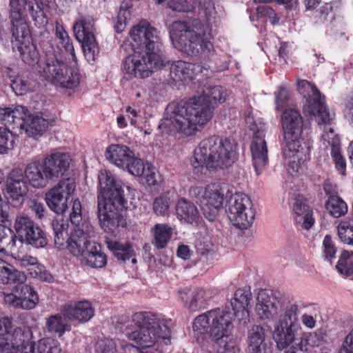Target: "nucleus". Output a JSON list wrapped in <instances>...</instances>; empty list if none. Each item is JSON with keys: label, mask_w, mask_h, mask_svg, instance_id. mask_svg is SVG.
<instances>
[{"label": "nucleus", "mask_w": 353, "mask_h": 353, "mask_svg": "<svg viewBox=\"0 0 353 353\" xmlns=\"http://www.w3.org/2000/svg\"><path fill=\"white\" fill-rule=\"evenodd\" d=\"M226 88L216 85L208 87L202 94L187 101L170 103L159 128L164 133H181L191 136L201 131L213 117L215 108L230 97Z\"/></svg>", "instance_id": "f257e3e1"}, {"label": "nucleus", "mask_w": 353, "mask_h": 353, "mask_svg": "<svg viewBox=\"0 0 353 353\" xmlns=\"http://www.w3.org/2000/svg\"><path fill=\"white\" fill-rule=\"evenodd\" d=\"M197 9L200 19L194 20L192 26L181 21L173 23L170 39L179 51L201 61H209L214 52L212 24L215 23L216 12L212 0L199 1Z\"/></svg>", "instance_id": "f03ea898"}, {"label": "nucleus", "mask_w": 353, "mask_h": 353, "mask_svg": "<svg viewBox=\"0 0 353 353\" xmlns=\"http://www.w3.org/2000/svg\"><path fill=\"white\" fill-rule=\"evenodd\" d=\"M134 330L126 332L137 346L126 343L123 353H163L170 343V320L150 312H137L132 317Z\"/></svg>", "instance_id": "7ed1b4c3"}, {"label": "nucleus", "mask_w": 353, "mask_h": 353, "mask_svg": "<svg viewBox=\"0 0 353 353\" xmlns=\"http://www.w3.org/2000/svg\"><path fill=\"white\" fill-rule=\"evenodd\" d=\"M68 222L61 217L53 221L56 247L59 250H68L71 254L91 268L104 267L107 257L102 252L101 244L88 240V233L81 230H75L68 236Z\"/></svg>", "instance_id": "20e7f679"}, {"label": "nucleus", "mask_w": 353, "mask_h": 353, "mask_svg": "<svg viewBox=\"0 0 353 353\" xmlns=\"http://www.w3.org/2000/svg\"><path fill=\"white\" fill-rule=\"evenodd\" d=\"M98 218L105 231H112L117 227H125L126 220L119 210L125 204L123 184L106 170H100L99 175Z\"/></svg>", "instance_id": "39448f33"}, {"label": "nucleus", "mask_w": 353, "mask_h": 353, "mask_svg": "<svg viewBox=\"0 0 353 353\" xmlns=\"http://www.w3.org/2000/svg\"><path fill=\"white\" fill-rule=\"evenodd\" d=\"M54 34L59 44L68 56L70 64L54 57H48L42 70L39 72L48 81L56 85L74 88L80 84L81 77L77 67L74 46L62 23L56 21Z\"/></svg>", "instance_id": "423d86ee"}, {"label": "nucleus", "mask_w": 353, "mask_h": 353, "mask_svg": "<svg viewBox=\"0 0 353 353\" xmlns=\"http://www.w3.org/2000/svg\"><path fill=\"white\" fill-rule=\"evenodd\" d=\"M284 135L283 158L288 172H299L301 165L309 159L310 148L303 141V118L295 109H286L281 117Z\"/></svg>", "instance_id": "0eeeda50"}, {"label": "nucleus", "mask_w": 353, "mask_h": 353, "mask_svg": "<svg viewBox=\"0 0 353 353\" xmlns=\"http://www.w3.org/2000/svg\"><path fill=\"white\" fill-rule=\"evenodd\" d=\"M299 91L306 99L303 106L304 112L313 117L319 125H323L321 135L322 144L325 148H330L331 151L341 148V141L331 127V122L334 114L329 111L325 98L322 96L317 88L306 80H299L297 83Z\"/></svg>", "instance_id": "6e6552de"}, {"label": "nucleus", "mask_w": 353, "mask_h": 353, "mask_svg": "<svg viewBox=\"0 0 353 353\" xmlns=\"http://www.w3.org/2000/svg\"><path fill=\"white\" fill-rule=\"evenodd\" d=\"M236 159V145L230 139L212 136L204 139L195 149L192 165L198 172L203 169H224Z\"/></svg>", "instance_id": "1a4fd4ad"}, {"label": "nucleus", "mask_w": 353, "mask_h": 353, "mask_svg": "<svg viewBox=\"0 0 353 353\" xmlns=\"http://www.w3.org/2000/svg\"><path fill=\"white\" fill-rule=\"evenodd\" d=\"M297 311L296 305L287 307L274 326L273 339L279 350L288 348V350H294L319 345L316 333L300 334L301 328L298 323Z\"/></svg>", "instance_id": "9d476101"}, {"label": "nucleus", "mask_w": 353, "mask_h": 353, "mask_svg": "<svg viewBox=\"0 0 353 353\" xmlns=\"http://www.w3.org/2000/svg\"><path fill=\"white\" fill-rule=\"evenodd\" d=\"M127 52L129 54L123 61L122 70L130 78H147L154 70L165 65V59L161 50L130 48Z\"/></svg>", "instance_id": "9b49d317"}, {"label": "nucleus", "mask_w": 353, "mask_h": 353, "mask_svg": "<svg viewBox=\"0 0 353 353\" xmlns=\"http://www.w3.org/2000/svg\"><path fill=\"white\" fill-rule=\"evenodd\" d=\"M235 312L226 308H216L196 316L193 323L195 336L210 334L212 337L232 333Z\"/></svg>", "instance_id": "f8f14e48"}, {"label": "nucleus", "mask_w": 353, "mask_h": 353, "mask_svg": "<svg viewBox=\"0 0 353 353\" xmlns=\"http://www.w3.org/2000/svg\"><path fill=\"white\" fill-rule=\"evenodd\" d=\"M12 270L9 272L8 282L3 284L17 283L12 292H3L6 304L16 309L32 310L39 301L38 293L33 287L24 284L26 281V274L15 269L12 265Z\"/></svg>", "instance_id": "ddd939ff"}, {"label": "nucleus", "mask_w": 353, "mask_h": 353, "mask_svg": "<svg viewBox=\"0 0 353 353\" xmlns=\"http://www.w3.org/2000/svg\"><path fill=\"white\" fill-rule=\"evenodd\" d=\"M30 336L29 328L16 327L12 318L0 315V353H32Z\"/></svg>", "instance_id": "4468645a"}, {"label": "nucleus", "mask_w": 353, "mask_h": 353, "mask_svg": "<svg viewBox=\"0 0 353 353\" xmlns=\"http://www.w3.org/2000/svg\"><path fill=\"white\" fill-rule=\"evenodd\" d=\"M190 194L200 205L205 216L213 221L222 209L224 201V191L219 183H213L205 187H193Z\"/></svg>", "instance_id": "2eb2a0df"}, {"label": "nucleus", "mask_w": 353, "mask_h": 353, "mask_svg": "<svg viewBox=\"0 0 353 353\" xmlns=\"http://www.w3.org/2000/svg\"><path fill=\"white\" fill-rule=\"evenodd\" d=\"M130 38L122 46L125 51L130 48L161 50V41L157 30L148 21L143 19L133 26Z\"/></svg>", "instance_id": "dca6fc26"}, {"label": "nucleus", "mask_w": 353, "mask_h": 353, "mask_svg": "<svg viewBox=\"0 0 353 353\" xmlns=\"http://www.w3.org/2000/svg\"><path fill=\"white\" fill-rule=\"evenodd\" d=\"M226 212L232 223L239 229L248 228L255 219V210L251 199L242 193H236L230 197Z\"/></svg>", "instance_id": "f3484780"}, {"label": "nucleus", "mask_w": 353, "mask_h": 353, "mask_svg": "<svg viewBox=\"0 0 353 353\" xmlns=\"http://www.w3.org/2000/svg\"><path fill=\"white\" fill-rule=\"evenodd\" d=\"M245 121L248 128L254 131L253 141L251 145L252 163L256 174H261L268 163V149L264 139L263 131L256 130V121L250 112L245 115Z\"/></svg>", "instance_id": "a211bd4d"}, {"label": "nucleus", "mask_w": 353, "mask_h": 353, "mask_svg": "<svg viewBox=\"0 0 353 353\" xmlns=\"http://www.w3.org/2000/svg\"><path fill=\"white\" fill-rule=\"evenodd\" d=\"M75 189L74 179L68 178L60 181L46 193V200L48 207L58 214L63 213L68 208V199Z\"/></svg>", "instance_id": "6ab92c4d"}, {"label": "nucleus", "mask_w": 353, "mask_h": 353, "mask_svg": "<svg viewBox=\"0 0 353 353\" xmlns=\"http://www.w3.org/2000/svg\"><path fill=\"white\" fill-rule=\"evenodd\" d=\"M28 192V185L23 171L14 168L6 179L5 194L14 206H19L24 201Z\"/></svg>", "instance_id": "aec40b11"}, {"label": "nucleus", "mask_w": 353, "mask_h": 353, "mask_svg": "<svg viewBox=\"0 0 353 353\" xmlns=\"http://www.w3.org/2000/svg\"><path fill=\"white\" fill-rule=\"evenodd\" d=\"M279 302L272 290H261L257 294L254 313L261 321H270L278 314Z\"/></svg>", "instance_id": "412c9836"}, {"label": "nucleus", "mask_w": 353, "mask_h": 353, "mask_svg": "<svg viewBox=\"0 0 353 353\" xmlns=\"http://www.w3.org/2000/svg\"><path fill=\"white\" fill-rule=\"evenodd\" d=\"M61 314L65 320L84 323L94 316V309L92 303L87 300L72 301L61 307Z\"/></svg>", "instance_id": "4be33fe9"}, {"label": "nucleus", "mask_w": 353, "mask_h": 353, "mask_svg": "<svg viewBox=\"0 0 353 353\" xmlns=\"http://www.w3.org/2000/svg\"><path fill=\"white\" fill-rule=\"evenodd\" d=\"M24 174L30 184L36 188H43L47 186L50 176L48 173L44 160H34L26 166Z\"/></svg>", "instance_id": "5701e85b"}, {"label": "nucleus", "mask_w": 353, "mask_h": 353, "mask_svg": "<svg viewBox=\"0 0 353 353\" xmlns=\"http://www.w3.org/2000/svg\"><path fill=\"white\" fill-rule=\"evenodd\" d=\"M48 173L51 179L64 175L68 170L72 159L68 153L55 152L44 159Z\"/></svg>", "instance_id": "b1692460"}, {"label": "nucleus", "mask_w": 353, "mask_h": 353, "mask_svg": "<svg viewBox=\"0 0 353 353\" xmlns=\"http://www.w3.org/2000/svg\"><path fill=\"white\" fill-rule=\"evenodd\" d=\"M200 72L201 67L199 65L181 60L173 62L170 68L171 79L179 83H188Z\"/></svg>", "instance_id": "393cba45"}, {"label": "nucleus", "mask_w": 353, "mask_h": 353, "mask_svg": "<svg viewBox=\"0 0 353 353\" xmlns=\"http://www.w3.org/2000/svg\"><path fill=\"white\" fill-rule=\"evenodd\" d=\"M247 343L249 353H271L265 329L261 325H254L248 330Z\"/></svg>", "instance_id": "a878e982"}, {"label": "nucleus", "mask_w": 353, "mask_h": 353, "mask_svg": "<svg viewBox=\"0 0 353 353\" xmlns=\"http://www.w3.org/2000/svg\"><path fill=\"white\" fill-rule=\"evenodd\" d=\"M294 220L299 230H308L314 224L312 211L301 196H297L293 205Z\"/></svg>", "instance_id": "bb28decb"}, {"label": "nucleus", "mask_w": 353, "mask_h": 353, "mask_svg": "<svg viewBox=\"0 0 353 353\" xmlns=\"http://www.w3.org/2000/svg\"><path fill=\"white\" fill-rule=\"evenodd\" d=\"M26 114V107L22 105H12L10 107H0V122L7 130H19L24 121L23 117Z\"/></svg>", "instance_id": "cd10ccee"}, {"label": "nucleus", "mask_w": 353, "mask_h": 353, "mask_svg": "<svg viewBox=\"0 0 353 353\" xmlns=\"http://www.w3.org/2000/svg\"><path fill=\"white\" fill-rule=\"evenodd\" d=\"M179 294L185 307L191 311L204 308L208 299L206 291L201 288H185L181 290Z\"/></svg>", "instance_id": "c85d7f7f"}, {"label": "nucleus", "mask_w": 353, "mask_h": 353, "mask_svg": "<svg viewBox=\"0 0 353 353\" xmlns=\"http://www.w3.org/2000/svg\"><path fill=\"white\" fill-rule=\"evenodd\" d=\"M134 152L126 145L112 144L105 151L106 159L117 167L125 169Z\"/></svg>", "instance_id": "c756f323"}, {"label": "nucleus", "mask_w": 353, "mask_h": 353, "mask_svg": "<svg viewBox=\"0 0 353 353\" xmlns=\"http://www.w3.org/2000/svg\"><path fill=\"white\" fill-rule=\"evenodd\" d=\"M251 300V293L249 290L245 289L239 288L236 290L234 294V297L230 300V305L232 308V311L235 312V314L239 318L240 321L245 320L248 317V311L247 310Z\"/></svg>", "instance_id": "7c9ffc66"}, {"label": "nucleus", "mask_w": 353, "mask_h": 353, "mask_svg": "<svg viewBox=\"0 0 353 353\" xmlns=\"http://www.w3.org/2000/svg\"><path fill=\"white\" fill-rule=\"evenodd\" d=\"M94 30V19L89 15H79L73 25L74 34L79 41L95 38Z\"/></svg>", "instance_id": "2f4dec72"}, {"label": "nucleus", "mask_w": 353, "mask_h": 353, "mask_svg": "<svg viewBox=\"0 0 353 353\" xmlns=\"http://www.w3.org/2000/svg\"><path fill=\"white\" fill-rule=\"evenodd\" d=\"M178 219L183 223L194 225L199 223V213L194 203L185 199H180L175 206Z\"/></svg>", "instance_id": "473e14b6"}, {"label": "nucleus", "mask_w": 353, "mask_h": 353, "mask_svg": "<svg viewBox=\"0 0 353 353\" xmlns=\"http://www.w3.org/2000/svg\"><path fill=\"white\" fill-rule=\"evenodd\" d=\"M155 248L161 250L167 247L171 240L174 228L166 223H156L150 230Z\"/></svg>", "instance_id": "72a5a7b5"}, {"label": "nucleus", "mask_w": 353, "mask_h": 353, "mask_svg": "<svg viewBox=\"0 0 353 353\" xmlns=\"http://www.w3.org/2000/svg\"><path fill=\"white\" fill-rule=\"evenodd\" d=\"M23 117L24 125L19 128V131L25 130L32 134H39L46 130L48 125V121L38 115L31 114L26 108V114Z\"/></svg>", "instance_id": "f704fd0d"}, {"label": "nucleus", "mask_w": 353, "mask_h": 353, "mask_svg": "<svg viewBox=\"0 0 353 353\" xmlns=\"http://www.w3.org/2000/svg\"><path fill=\"white\" fill-rule=\"evenodd\" d=\"M35 225L32 219L25 214H19L16 216L13 228L15 230L16 234L12 236L10 239L8 236L6 240H10L8 245L11 247L15 245L16 239L18 237L21 241L24 238L25 235L34 227Z\"/></svg>", "instance_id": "c9c22d12"}, {"label": "nucleus", "mask_w": 353, "mask_h": 353, "mask_svg": "<svg viewBox=\"0 0 353 353\" xmlns=\"http://www.w3.org/2000/svg\"><path fill=\"white\" fill-rule=\"evenodd\" d=\"M62 314H57L50 315L46 319V327L47 331L54 336H62L66 331L70 330V325L64 321Z\"/></svg>", "instance_id": "e433bc0d"}, {"label": "nucleus", "mask_w": 353, "mask_h": 353, "mask_svg": "<svg viewBox=\"0 0 353 353\" xmlns=\"http://www.w3.org/2000/svg\"><path fill=\"white\" fill-rule=\"evenodd\" d=\"M213 338L216 341L219 353H239L240 348L236 337L232 333H226Z\"/></svg>", "instance_id": "4c0bfd02"}, {"label": "nucleus", "mask_w": 353, "mask_h": 353, "mask_svg": "<svg viewBox=\"0 0 353 353\" xmlns=\"http://www.w3.org/2000/svg\"><path fill=\"white\" fill-rule=\"evenodd\" d=\"M81 210V204L79 200H74L72 203V212L70 214V221L73 225V228L70 229V232H68V236H70L72 233H74L77 230H81L83 232H86L87 234L88 233L89 224L85 222H82Z\"/></svg>", "instance_id": "58836bf2"}, {"label": "nucleus", "mask_w": 353, "mask_h": 353, "mask_svg": "<svg viewBox=\"0 0 353 353\" xmlns=\"http://www.w3.org/2000/svg\"><path fill=\"white\" fill-rule=\"evenodd\" d=\"M20 242L26 243L36 248H41L47 245L48 240L44 232L39 227L34 225Z\"/></svg>", "instance_id": "ea45409f"}, {"label": "nucleus", "mask_w": 353, "mask_h": 353, "mask_svg": "<svg viewBox=\"0 0 353 353\" xmlns=\"http://www.w3.org/2000/svg\"><path fill=\"white\" fill-rule=\"evenodd\" d=\"M107 245L108 249L119 260H128L134 254L132 245L128 243L123 244L117 241H108Z\"/></svg>", "instance_id": "a19ab883"}, {"label": "nucleus", "mask_w": 353, "mask_h": 353, "mask_svg": "<svg viewBox=\"0 0 353 353\" xmlns=\"http://www.w3.org/2000/svg\"><path fill=\"white\" fill-rule=\"evenodd\" d=\"M173 199L170 194L166 193L156 197L152 203L154 214L159 216H168Z\"/></svg>", "instance_id": "79ce46f5"}, {"label": "nucleus", "mask_w": 353, "mask_h": 353, "mask_svg": "<svg viewBox=\"0 0 353 353\" xmlns=\"http://www.w3.org/2000/svg\"><path fill=\"white\" fill-rule=\"evenodd\" d=\"M336 269L341 275L353 278V252L343 251L337 262Z\"/></svg>", "instance_id": "37998d69"}, {"label": "nucleus", "mask_w": 353, "mask_h": 353, "mask_svg": "<svg viewBox=\"0 0 353 353\" xmlns=\"http://www.w3.org/2000/svg\"><path fill=\"white\" fill-rule=\"evenodd\" d=\"M326 209L333 217L339 218L346 214L348 208L341 198L332 195L326 202Z\"/></svg>", "instance_id": "c03bdc74"}, {"label": "nucleus", "mask_w": 353, "mask_h": 353, "mask_svg": "<svg viewBox=\"0 0 353 353\" xmlns=\"http://www.w3.org/2000/svg\"><path fill=\"white\" fill-rule=\"evenodd\" d=\"M16 50L19 51L22 60L26 64L34 65L39 63V52L32 42L28 44L21 45L19 48H16L15 50Z\"/></svg>", "instance_id": "a18cd8bd"}, {"label": "nucleus", "mask_w": 353, "mask_h": 353, "mask_svg": "<svg viewBox=\"0 0 353 353\" xmlns=\"http://www.w3.org/2000/svg\"><path fill=\"white\" fill-rule=\"evenodd\" d=\"M337 232L342 242L353 245V219L341 221L337 226Z\"/></svg>", "instance_id": "49530a36"}, {"label": "nucleus", "mask_w": 353, "mask_h": 353, "mask_svg": "<svg viewBox=\"0 0 353 353\" xmlns=\"http://www.w3.org/2000/svg\"><path fill=\"white\" fill-rule=\"evenodd\" d=\"M10 85L14 92L18 96L23 95L34 90V85L28 78L20 76L13 79Z\"/></svg>", "instance_id": "de8ad7c7"}, {"label": "nucleus", "mask_w": 353, "mask_h": 353, "mask_svg": "<svg viewBox=\"0 0 353 353\" xmlns=\"http://www.w3.org/2000/svg\"><path fill=\"white\" fill-rule=\"evenodd\" d=\"M81 43L84 56L90 63H92L99 54V48L95 38L79 41Z\"/></svg>", "instance_id": "09e8293b"}, {"label": "nucleus", "mask_w": 353, "mask_h": 353, "mask_svg": "<svg viewBox=\"0 0 353 353\" xmlns=\"http://www.w3.org/2000/svg\"><path fill=\"white\" fill-rule=\"evenodd\" d=\"M145 168L146 163H144L141 159L136 157L134 154L124 170H126L130 174L134 176H142Z\"/></svg>", "instance_id": "8fccbe9b"}, {"label": "nucleus", "mask_w": 353, "mask_h": 353, "mask_svg": "<svg viewBox=\"0 0 353 353\" xmlns=\"http://www.w3.org/2000/svg\"><path fill=\"white\" fill-rule=\"evenodd\" d=\"M29 274L41 281L50 282L52 280V275L46 270L45 267L37 260L36 263L28 270Z\"/></svg>", "instance_id": "3c124183"}, {"label": "nucleus", "mask_w": 353, "mask_h": 353, "mask_svg": "<svg viewBox=\"0 0 353 353\" xmlns=\"http://www.w3.org/2000/svg\"><path fill=\"white\" fill-rule=\"evenodd\" d=\"M145 178L148 185H157L161 182V176L158 170L151 163L147 162L144 174L142 176Z\"/></svg>", "instance_id": "603ef678"}, {"label": "nucleus", "mask_w": 353, "mask_h": 353, "mask_svg": "<svg viewBox=\"0 0 353 353\" xmlns=\"http://www.w3.org/2000/svg\"><path fill=\"white\" fill-rule=\"evenodd\" d=\"M14 141L10 130L0 127V154H6L8 150L13 149Z\"/></svg>", "instance_id": "864d4df0"}, {"label": "nucleus", "mask_w": 353, "mask_h": 353, "mask_svg": "<svg viewBox=\"0 0 353 353\" xmlns=\"http://www.w3.org/2000/svg\"><path fill=\"white\" fill-rule=\"evenodd\" d=\"M256 14L263 21L269 19L272 24H275L279 21V18L275 11L266 4L259 6L256 8Z\"/></svg>", "instance_id": "5fc2aeb1"}, {"label": "nucleus", "mask_w": 353, "mask_h": 353, "mask_svg": "<svg viewBox=\"0 0 353 353\" xmlns=\"http://www.w3.org/2000/svg\"><path fill=\"white\" fill-rule=\"evenodd\" d=\"M130 17V10L126 8H121L114 21V28L117 33H121L125 30Z\"/></svg>", "instance_id": "6e6d98bb"}, {"label": "nucleus", "mask_w": 353, "mask_h": 353, "mask_svg": "<svg viewBox=\"0 0 353 353\" xmlns=\"http://www.w3.org/2000/svg\"><path fill=\"white\" fill-rule=\"evenodd\" d=\"M336 248L330 235H326L322 243L323 255L325 260L331 261L335 258Z\"/></svg>", "instance_id": "4d7b16f0"}, {"label": "nucleus", "mask_w": 353, "mask_h": 353, "mask_svg": "<svg viewBox=\"0 0 353 353\" xmlns=\"http://www.w3.org/2000/svg\"><path fill=\"white\" fill-rule=\"evenodd\" d=\"M192 0H171L170 8L177 12H188L195 9Z\"/></svg>", "instance_id": "13d9d810"}, {"label": "nucleus", "mask_w": 353, "mask_h": 353, "mask_svg": "<svg viewBox=\"0 0 353 353\" xmlns=\"http://www.w3.org/2000/svg\"><path fill=\"white\" fill-rule=\"evenodd\" d=\"M290 98L289 91L284 86H281L275 93V105L277 111H281L287 106Z\"/></svg>", "instance_id": "bf43d9fd"}, {"label": "nucleus", "mask_w": 353, "mask_h": 353, "mask_svg": "<svg viewBox=\"0 0 353 353\" xmlns=\"http://www.w3.org/2000/svg\"><path fill=\"white\" fill-rule=\"evenodd\" d=\"M98 353H116V343L112 339H99L96 345Z\"/></svg>", "instance_id": "052dcab7"}, {"label": "nucleus", "mask_w": 353, "mask_h": 353, "mask_svg": "<svg viewBox=\"0 0 353 353\" xmlns=\"http://www.w3.org/2000/svg\"><path fill=\"white\" fill-rule=\"evenodd\" d=\"M16 264L28 271L36 263L37 259L28 254H18L15 257Z\"/></svg>", "instance_id": "680f3d73"}, {"label": "nucleus", "mask_w": 353, "mask_h": 353, "mask_svg": "<svg viewBox=\"0 0 353 353\" xmlns=\"http://www.w3.org/2000/svg\"><path fill=\"white\" fill-rule=\"evenodd\" d=\"M331 155L334 161L336 168L343 175L345 174L346 163L341 153V148L331 151Z\"/></svg>", "instance_id": "e2e57ef3"}, {"label": "nucleus", "mask_w": 353, "mask_h": 353, "mask_svg": "<svg viewBox=\"0 0 353 353\" xmlns=\"http://www.w3.org/2000/svg\"><path fill=\"white\" fill-rule=\"evenodd\" d=\"M12 270L10 264L0 259V282H8L9 272Z\"/></svg>", "instance_id": "0e129e2a"}, {"label": "nucleus", "mask_w": 353, "mask_h": 353, "mask_svg": "<svg viewBox=\"0 0 353 353\" xmlns=\"http://www.w3.org/2000/svg\"><path fill=\"white\" fill-rule=\"evenodd\" d=\"M30 208L35 213V214L39 218H42L44 214L45 207L41 202H39L36 200H31L30 201Z\"/></svg>", "instance_id": "69168bd1"}, {"label": "nucleus", "mask_w": 353, "mask_h": 353, "mask_svg": "<svg viewBox=\"0 0 353 353\" xmlns=\"http://www.w3.org/2000/svg\"><path fill=\"white\" fill-rule=\"evenodd\" d=\"M343 114L345 119L353 125V98L346 103Z\"/></svg>", "instance_id": "338daca9"}, {"label": "nucleus", "mask_w": 353, "mask_h": 353, "mask_svg": "<svg viewBox=\"0 0 353 353\" xmlns=\"http://www.w3.org/2000/svg\"><path fill=\"white\" fill-rule=\"evenodd\" d=\"M301 321L303 324L307 328L312 329L316 325V320L311 315L304 314L301 316Z\"/></svg>", "instance_id": "774afa93"}]
</instances>
